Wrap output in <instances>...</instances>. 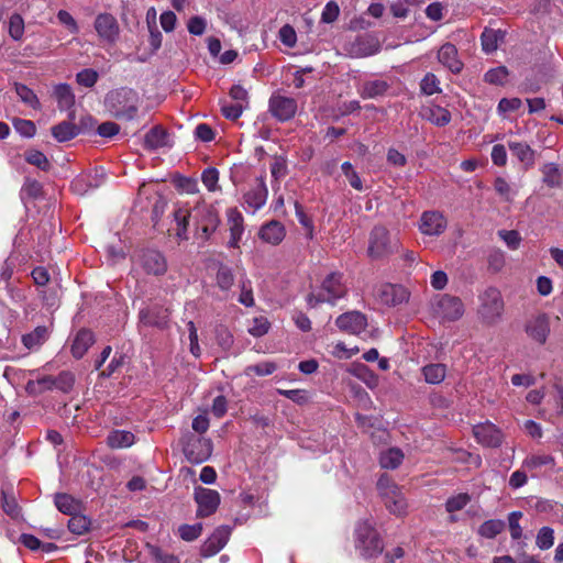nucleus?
Instances as JSON below:
<instances>
[{
  "label": "nucleus",
  "mask_w": 563,
  "mask_h": 563,
  "mask_svg": "<svg viewBox=\"0 0 563 563\" xmlns=\"http://www.w3.org/2000/svg\"><path fill=\"white\" fill-rule=\"evenodd\" d=\"M140 98L136 91L130 88L111 90L104 98L106 110L115 119L131 121L139 111Z\"/></svg>",
  "instance_id": "1"
},
{
  "label": "nucleus",
  "mask_w": 563,
  "mask_h": 563,
  "mask_svg": "<svg viewBox=\"0 0 563 563\" xmlns=\"http://www.w3.org/2000/svg\"><path fill=\"white\" fill-rule=\"evenodd\" d=\"M347 294V286L341 273H330L321 283L320 287L308 295L307 302L311 308L320 303L335 305L338 300Z\"/></svg>",
  "instance_id": "2"
},
{
  "label": "nucleus",
  "mask_w": 563,
  "mask_h": 563,
  "mask_svg": "<svg viewBox=\"0 0 563 563\" xmlns=\"http://www.w3.org/2000/svg\"><path fill=\"white\" fill-rule=\"evenodd\" d=\"M477 305V318L484 325L493 327L499 323L505 311L503 295L496 287H487L479 292Z\"/></svg>",
  "instance_id": "3"
},
{
  "label": "nucleus",
  "mask_w": 563,
  "mask_h": 563,
  "mask_svg": "<svg viewBox=\"0 0 563 563\" xmlns=\"http://www.w3.org/2000/svg\"><path fill=\"white\" fill-rule=\"evenodd\" d=\"M354 544L360 554L374 558L383 551V540L375 527L368 520L358 521L354 530Z\"/></svg>",
  "instance_id": "4"
},
{
  "label": "nucleus",
  "mask_w": 563,
  "mask_h": 563,
  "mask_svg": "<svg viewBox=\"0 0 563 563\" xmlns=\"http://www.w3.org/2000/svg\"><path fill=\"white\" fill-rule=\"evenodd\" d=\"M377 489L384 500L386 509L390 514L397 517H404L408 514V503L405 495L387 475L379 477Z\"/></svg>",
  "instance_id": "5"
},
{
  "label": "nucleus",
  "mask_w": 563,
  "mask_h": 563,
  "mask_svg": "<svg viewBox=\"0 0 563 563\" xmlns=\"http://www.w3.org/2000/svg\"><path fill=\"white\" fill-rule=\"evenodd\" d=\"M432 312L443 321H455L464 314V303L455 296L438 295L431 302Z\"/></svg>",
  "instance_id": "6"
},
{
  "label": "nucleus",
  "mask_w": 563,
  "mask_h": 563,
  "mask_svg": "<svg viewBox=\"0 0 563 563\" xmlns=\"http://www.w3.org/2000/svg\"><path fill=\"white\" fill-rule=\"evenodd\" d=\"M397 241L391 242L389 232L384 227H375L369 235L367 254L374 260L383 258L397 249Z\"/></svg>",
  "instance_id": "7"
},
{
  "label": "nucleus",
  "mask_w": 563,
  "mask_h": 563,
  "mask_svg": "<svg viewBox=\"0 0 563 563\" xmlns=\"http://www.w3.org/2000/svg\"><path fill=\"white\" fill-rule=\"evenodd\" d=\"M184 444V454L192 464H201L206 462L212 453V442L206 438H197L194 435L186 437Z\"/></svg>",
  "instance_id": "8"
},
{
  "label": "nucleus",
  "mask_w": 563,
  "mask_h": 563,
  "mask_svg": "<svg viewBox=\"0 0 563 563\" xmlns=\"http://www.w3.org/2000/svg\"><path fill=\"white\" fill-rule=\"evenodd\" d=\"M525 332L533 342L545 344L551 332L550 317L544 312L531 314L525 323Z\"/></svg>",
  "instance_id": "9"
},
{
  "label": "nucleus",
  "mask_w": 563,
  "mask_h": 563,
  "mask_svg": "<svg viewBox=\"0 0 563 563\" xmlns=\"http://www.w3.org/2000/svg\"><path fill=\"white\" fill-rule=\"evenodd\" d=\"M195 501L198 505L197 517L205 518L214 514L220 505V494L217 490L198 486L194 493Z\"/></svg>",
  "instance_id": "10"
},
{
  "label": "nucleus",
  "mask_w": 563,
  "mask_h": 563,
  "mask_svg": "<svg viewBox=\"0 0 563 563\" xmlns=\"http://www.w3.org/2000/svg\"><path fill=\"white\" fill-rule=\"evenodd\" d=\"M476 441L488 448H498L504 440L501 430L490 421H485L473 427Z\"/></svg>",
  "instance_id": "11"
},
{
  "label": "nucleus",
  "mask_w": 563,
  "mask_h": 563,
  "mask_svg": "<svg viewBox=\"0 0 563 563\" xmlns=\"http://www.w3.org/2000/svg\"><path fill=\"white\" fill-rule=\"evenodd\" d=\"M95 30L102 42L114 43L120 35V26L117 19L110 13H100L93 23Z\"/></svg>",
  "instance_id": "12"
},
{
  "label": "nucleus",
  "mask_w": 563,
  "mask_h": 563,
  "mask_svg": "<svg viewBox=\"0 0 563 563\" xmlns=\"http://www.w3.org/2000/svg\"><path fill=\"white\" fill-rule=\"evenodd\" d=\"M231 532L232 528L228 525L216 528L211 536L201 545V555L210 558L219 553L228 543Z\"/></svg>",
  "instance_id": "13"
},
{
  "label": "nucleus",
  "mask_w": 563,
  "mask_h": 563,
  "mask_svg": "<svg viewBox=\"0 0 563 563\" xmlns=\"http://www.w3.org/2000/svg\"><path fill=\"white\" fill-rule=\"evenodd\" d=\"M269 111L279 121H288L297 112V101L294 98L273 95L269 99Z\"/></svg>",
  "instance_id": "14"
},
{
  "label": "nucleus",
  "mask_w": 563,
  "mask_h": 563,
  "mask_svg": "<svg viewBox=\"0 0 563 563\" xmlns=\"http://www.w3.org/2000/svg\"><path fill=\"white\" fill-rule=\"evenodd\" d=\"M140 265L147 274L163 275L167 271L165 256L156 250H145L139 256Z\"/></svg>",
  "instance_id": "15"
},
{
  "label": "nucleus",
  "mask_w": 563,
  "mask_h": 563,
  "mask_svg": "<svg viewBox=\"0 0 563 563\" xmlns=\"http://www.w3.org/2000/svg\"><path fill=\"white\" fill-rule=\"evenodd\" d=\"M335 324L341 331L350 334H360L366 329L367 319L360 311H349L339 316Z\"/></svg>",
  "instance_id": "16"
},
{
  "label": "nucleus",
  "mask_w": 563,
  "mask_h": 563,
  "mask_svg": "<svg viewBox=\"0 0 563 563\" xmlns=\"http://www.w3.org/2000/svg\"><path fill=\"white\" fill-rule=\"evenodd\" d=\"M446 228V220L438 211H426L420 218L419 229L426 235H439Z\"/></svg>",
  "instance_id": "17"
},
{
  "label": "nucleus",
  "mask_w": 563,
  "mask_h": 563,
  "mask_svg": "<svg viewBox=\"0 0 563 563\" xmlns=\"http://www.w3.org/2000/svg\"><path fill=\"white\" fill-rule=\"evenodd\" d=\"M268 190L263 175L255 179L254 186L244 195L245 203L254 211L261 209L267 200Z\"/></svg>",
  "instance_id": "18"
},
{
  "label": "nucleus",
  "mask_w": 563,
  "mask_h": 563,
  "mask_svg": "<svg viewBox=\"0 0 563 563\" xmlns=\"http://www.w3.org/2000/svg\"><path fill=\"white\" fill-rule=\"evenodd\" d=\"M228 227L230 231L229 247H239L243 232L244 220L242 213L236 208H230L227 211Z\"/></svg>",
  "instance_id": "19"
},
{
  "label": "nucleus",
  "mask_w": 563,
  "mask_h": 563,
  "mask_svg": "<svg viewBox=\"0 0 563 563\" xmlns=\"http://www.w3.org/2000/svg\"><path fill=\"white\" fill-rule=\"evenodd\" d=\"M379 299L387 306H397L406 302L409 298L408 291L399 285L385 284L378 292Z\"/></svg>",
  "instance_id": "20"
},
{
  "label": "nucleus",
  "mask_w": 563,
  "mask_h": 563,
  "mask_svg": "<svg viewBox=\"0 0 563 563\" xmlns=\"http://www.w3.org/2000/svg\"><path fill=\"white\" fill-rule=\"evenodd\" d=\"M379 43L372 37H357L349 46L347 53L352 57L362 58L379 52Z\"/></svg>",
  "instance_id": "21"
},
{
  "label": "nucleus",
  "mask_w": 563,
  "mask_h": 563,
  "mask_svg": "<svg viewBox=\"0 0 563 563\" xmlns=\"http://www.w3.org/2000/svg\"><path fill=\"white\" fill-rule=\"evenodd\" d=\"M438 60L454 74H459L463 68V63L459 58L457 48L452 43H445L440 47Z\"/></svg>",
  "instance_id": "22"
},
{
  "label": "nucleus",
  "mask_w": 563,
  "mask_h": 563,
  "mask_svg": "<svg viewBox=\"0 0 563 563\" xmlns=\"http://www.w3.org/2000/svg\"><path fill=\"white\" fill-rule=\"evenodd\" d=\"M508 148L511 154L523 165L525 169H529L534 165V151L523 142L509 141Z\"/></svg>",
  "instance_id": "23"
},
{
  "label": "nucleus",
  "mask_w": 563,
  "mask_h": 563,
  "mask_svg": "<svg viewBox=\"0 0 563 563\" xmlns=\"http://www.w3.org/2000/svg\"><path fill=\"white\" fill-rule=\"evenodd\" d=\"M285 228L284 225L276 220H272L266 224L262 225L258 235L260 238L272 245L279 244L285 238Z\"/></svg>",
  "instance_id": "24"
},
{
  "label": "nucleus",
  "mask_w": 563,
  "mask_h": 563,
  "mask_svg": "<svg viewBox=\"0 0 563 563\" xmlns=\"http://www.w3.org/2000/svg\"><path fill=\"white\" fill-rule=\"evenodd\" d=\"M95 343V335L88 329H81L75 335L71 344V354L76 358H81L89 347Z\"/></svg>",
  "instance_id": "25"
},
{
  "label": "nucleus",
  "mask_w": 563,
  "mask_h": 563,
  "mask_svg": "<svg viewBox=\"0 0 563 563\" xmlns=\"http://www.w3.org/2000/svg\"><path fill=\"white\" fill-rule=\"evenodd\" d=\"M421 117L438 126H444L451 121L450 111L435 104L422 108Z\"/></svg>",
  "instance_id": "26"
},
{
  "label": "nucleus",
  "mask_w": 563,
  "mask_h": 563,
  "mask_svg": "<svg viewBox=\"0 0 563 563\" xmlns=\"http://www.w3.org/2000/svg\"><path fill=\"white\" fill-rule=\"evenodd\" d=\"M135 435L126 430H113L107 437V444L111 449H126L134 444Z\"/></svg>",
  "instance_id": "27"
},
{
  "label": "nucleus",
  "mask_w": 563,
  "mask_h": 563,
  "mask_svg": "<svg viewBox=\"0 0 563 563\" xmlns=\"http://www.w3.org/2000/svg\"><path fill=\"white\" fill-rule=\"evenodd\" d=\"M167 132L159 125L152 128L144 137V145L150 150H157L169 145Z\"/></svg>",
  "instance_id": "28"
},
{
  "label": "nucleus",
  "mask_w": 563,
  "mask_h": 563,
  "mask_svg": "<svg viewBox=\"0 0 563 563\" xmlns=\"http://www.w3.org/2000/svg\"><path fill=\"white\" fill-rule=\"evenodd\" d=\"M52 135L57 142H67L79 134V128L68 121H63L51 129Z\"/></svg>",
  "instance_id": "29"
},
{
  "label": "nucleus",
  "mask_w": 563,
  "mask_h": 563,
  "mask_svg": "<svg viewBox=\"0 0 563 563\" xmlns=\"http://www.w3.org/2000/svg\"><path fill=\"white\" fill-rule=\"evenodd\" d=\"M48 329L45 325H38L22 336V343L26 349L35 350L48 339Z\"/></svg>",
  "instance_id": "30"
},
{
  "label": "nucleus",
  "mask_w": 563,
  "mask_h": 563,
  "mask_svg": "<svg viewBox=\"0 0 563 563\" xmlns=\"http://www.w3.org/2000/svg\"><path fill=\"white\" fill-rule=\"evenodd\" d=\"M54 97L60 110H69L75 104V95L68 84H58L55 86Z\"/></svg>",
  "instance_id": "31"
},
{
  "label": "nucleus",
  "mask_w": 563,
  "mask_h": 563,
  "mask_svg": "<svg viewBox=\"0 0 563 563\" xmlns=\"http://www.w3.org/2000/svg\"><path fill=\"white\" fill-rule=\"evenodd\" d=\"M14 271V263L9 258L3 262L0 268V287H2L10 297L14 300L20 298V294L14 291V288L11 285V278Z\"/></svg>",
  "instance_id": "32"
},
{
  "label": "nucleus",
  "mask_w": 563,
  "mask_h": 563,
  "mask_svg": "<svg viewBox=\"0 0 563 563\" xmlns=\"http://www.w3.org/2000/svg\"><path fill=\"white\" fill-rule=\"evenodd\" d=\"M404 461V453L398 448H390L380 453L379 464L383 468L395 470Z\"/></svg>",
  "instance_id": "33"
},
{
  "label": "nucleus",
  "mask_w": 563,
  "mask_h": 563,
  "mask_svg": "<svg viewBox=\"0 0 563 563\" xmlns=\"http://www.w3.org/2000/svg\"><path fill=\"white\" fill-rule=\"evenodd\" d=\"M422 374L428 384L437 385L444 380L446 367L440 363L428 364L422 367Z\"/></svg>",
  "instance_id": "34"
},
{
  "label": "nucleus",
  "mask_w": 563,
  "mask_h": 563,
  "mask_svg": "<svg viewBox=\"0 0 563 563\" xmlns=\"http://www.w3.org/2000/svg\"><path fill=\"white\" fill-rule=\"evenodd\" d=\"M140 320L146 325L164 328L168 322V310L165 309L157 313L150 309L142 310L140 312Z\"/></svg>",
  "instance_id": "35"
},
{
  "label": "nucleus",
  "mask_w": 563,
  "mask_h": 563,
  "mask_svg": "<svg viewBox=\"0 0 563 563\" xmlns=\"http://www.w3.org/2000/svg\"><path fill=\"white\" fill-rule=\"evenodd\" d=\"M54 501L60 512L69 516L76 514L80 508V503L68 494H56Z\"/></svg>",
  "instance_id": "36"
},
{
  "label": "nucleus",
  "mask_w": 563,
  "mask_h": 563,
  "mask_svg": "<svg viewBox=\"0 0 563 563\" xmlns=\"http://www.w3.org/2000/svg\"><path fill=\"white\" fill-rule=\"evenodd\" d=\"M542 173V181L547 186L553 188L559 187L562 181V175L559 169L558 164L555 163H547L541 167Z\"/></svg>",
  "instance_id": "37"
},
{
  "label": "nucleus",
  "mask_w": 563,
  "mask_h": 563,
  "mask_svg": "<svg viewBox=\"0 0 563 563\" xmlns=\"http://www.w3.org/2000/svg\"><path fill=\"white\" fill-rule=\"evenodd\" d=\"M388 89V85L383 80H372L365 82L360 89V95L363 99H372L383 96Z\"/></svg>",
  "instance_id": "38"
},
{
  "label": "nucleus",
  "mask_w": 563,
  "mask_h": 563,
  "mask_svg": "<svg viewBox=\"0 0 563 563\" xmlns=\"http://www.w3.org/2000/svg\"><path fill=\"white\" fill-rule=\"evenodd\" d=\"M91 520L81 514H74L68 520V529L70 532L81 536L89 531Z\"/></svg>",
  "instance_id": "39"
},
{
  "label": "nucleus",
  "mask_w": 563,
  "mask_h": 563,
  "mask_svg": "<svg viewBox=\"0 0 563 563\" xmlns=\"http://www.w3.org/2000/svg\"><path fill=\"white\" fill-rule=\"evenodd\" d=\"M15 92L19 96L20 100L25 103L26 106L37 110L41 108L40 100L35 92L29 88L27 86L23 84H15L14 85Z\"/></svg>",
  "instance_id": "40"
},
{
  "label": "nucleus",
  "mask_w": 563,
  "mask_h": 563,
  "mask_svg": "<svg viewBox=\"0 0 563 563\" xmlns=\"http://www.w3.org/2000/svg\"><path fill=\"white\" fill-rule=\"evenodd\" d=\"M505 529V522L498 519H490L483 522L478 528V533L486 539H494Z\"/></svg>",
  "instance_id": "41"
},
{
  "label": "nucleus",
  "mask_w": 563,
  "mask_h": 563,
  "mask_svg": "<svg viewBox=\"0 0 563 563\" xmlns=\"http://www.w3.org/2000/svg\"><path fill=\"white\" fill-rule=\"evenodd\" d=\"M499 32L493 29H485L481 35L482 48L489 54L497 49L499 41Z\"/></svg>",
  "instance_id": "42"
},
{
  "label": "nucleus",
  "mask_w": 563,
  "mask_h": 563,
  "mask_svg": "<svg viewBox=\"0 0 563 563\" xmlns=\"http://www.w3.org/2000/svg\"><path fill=\"white\" fill-rule=\"evenodd\" d=\"M190 213L187 210L178 209L174 212V218L177 223L176 236L179 241L188 239L187 227Z\"/></svg>",
  "instance_id": "43"
},
{
  "label": "nucleus",
  "mask_w": 563,
  "mask_h": 563,
  "mask_svg": "<svg viewBox=\"0 0 563 563\" xmlns=\"http://www.w3.org/2000/svg\"><path fill=\"white\" fill-rule=\"evenodd\" d=\"M217 285L220 289L228 291L234 284V275L230 267L220 265L216 276Z\"/></svg>",
  "instance_id": "44"
},
{
  "label": "nucleus",
  "mask_w": 563,
  "mask_h": 563,
  "mask_svg": "<svg viewBox=\"0 0 563 563\" xmlns=\"http://www.w3.org/2000/svg\"><path fill=\"white\" fill-rule=\"evenodd\" d=\"M203 530L202 523L198 522L195 525H181L178 528V536L181 540L191 542L197 540Z\"/></svg>",
  "instance_id": "45"
},
{
  "label": "nucleus",
  "mask_w": 563,
  "mask_h": 563,
  "mask_svg": "<svg viewBox=\"0 0 563 563\" xmlns=\"http://www.w3.org/2000/svg\"><path fill=\"white\" fill-rule=\"evenodd\" d=\"M99 186L100 181L92 183L90 177H86V175L76 177L70 185L71 190L80 196L87 194L90 188H98Z\"/></svg>",
  "instance_id": "46"
},
{
  "label": "nucleus",
  "mask_w": 563,
  "mask_h": 563,
  "mask_svg": "<svg viewBox=\"0 0 563 563\" xmlns=\"http://www.w3.org/2000/svg\"><path fill=\"white\" fill-rule=\"evenodd\" d=\"M494 189L505 201H511L517 194V190L504 177L495 179Z\"/></svg>",
  "instance_id": "47"
},
{
  "label": "nucleus",
  "mask_w": 563,
  "mask_h": 563,
  "mask_svg": "<svg viewBox=\"0 0 563 563\" xmlns=\"http://www.w3.org/2000/svg\"><path fill=\"white\" fill-rule=\"evenodd\" d=\"M536 544L540 550H549L554 544V530L550 527H542L537 534Z\"/></svg>",
  "instance_id": "48"
},
{
  "label": "nucleus",
  "mask_w": 563,
  "mask_h": 563,
  "mask_svg": "<svg viewBox=\"0 0 563 563\" xmlns=\"http://www.w3.org/2000/svg\"><path fill=\"white\" fill-rule=\"evenodd\" d=\"M9 34L14 41H21L23 38L24 20L18 13L12 14L9 19Z\"/></svg>",
  "instance_id": "49"
},
{
  "label": "nucleus",
  "mask_w": 563,
  "mask_h": 563,
  "mask_svg": "<svg viewBox=\"0 0 563 563\" xmlns=\"http://www.w3.org/2000/svg\"><path fill=\"white\" fill-rule=\"evenodd\" d=\"M497 234L509 250L516 251L519 249L522 238L517 230H499Z\"/></svg>",
  "instance_id": "50"
},
{
  "label": "nucleus",
  "mask_w": 563,
  "mask_h": 563,
  "mask_svg": "<svg viewBox=\"0 0 563 563\" xmlns=\"http://www.w3.org/2000/svg\"><path fill=\"white\" fill-rule=\"evenodd\" d=\"M13 128L23 137H33L36 133V126L31 120L14 118Z\"/></svg>",
  "instance_id": "51"
},
{
  "label": "nucleus",
  "mask_w": 563,
  "mask_h": 563,
  "mask_svg": "<svg viewBox=\"0 0 563 563\" xmlns=\"http://www.w3.org/2000/svg\"><path fill=\"white\" fill-rule=\"evenodd\" d=\"M471 500V497L466 493H460L455 496L450 497L445 503V509L452 514L462 510Z\"/></svg>",
  "instance_id": "52"
},
{
  "label": "nucleus",
  "mask_w": 563,
  "mask_h": 563,
  "mask_svg": "<svg viewBox=\"0 0 563 563\" xmlns=\"http://www.w3.org/2000/svg\"><path fill=\"white\" fill-rule=\"evenodd\" d=\"M25 161L42 170L49 168V162L44 153L37 150H30L25 153Z\"/></svg>",
  "instance_id": "53"
},
{
  "label": "nucleus",
  "mask_w": 563,
  "mask_h": 563,
  "mask_svg": "<svg viewBox=\"0 0 563 563\" xmlns=\"http://www.w3.org/2000/svg\"><path fill=\"white\" fill-rule=\"evenodd\" d=\"M201 181L206 186L209 191H217L220 189L219 181V172L214 167L206 168L201 174Z\"/></svg>",
  "instance_id": "54"
},
{
  "label": "nucleus",
  "mask_w": 563,
  "mask_h": 563,
  "mask_svg": "<svg viewBox=\"0 0 563 563\" xmlns=\"http://www.w3.org/2000/svg\"><path fill=\"white\" fill-rule=\"evenodd\" d=\"M508 77V69L505 66H498L486 71L484 78L492 85H504Z\"/></svg>",
  "instance_id": "55"
},
{
  "label": "nucleus",
  "mask_w": 563,
  "mask_h": 563,
  "mask_svg": "<svg viewBox=\"0 0 563 563\" xmlns=\"http://www.w3.org/2000/svg\"><path fill=\"white\" fill-rule=\"evenodd\" d=\"M271 328V323L265 317H256L252 320L251 325L249 327V333L255 338H261L265 335Z\"/></svg>",
  "instance_id": "56"
},
{
  "label": "nucleus",
  "mask_w": 563,
  "mask_h": 563,
  "mask_svg": "<svg viewBox=\"0 0 563 563\" xmlns=\"http://www.w3.org/2000/svg\"><path fill=\"white\" fill-rule=\"evenodd\" d=\"M240 288H241V292L239 296V302L244 305L245 307H253L254 306V297H253L251 280L247 278H242L240 280Z\"/></svg>",
  "instance_id": "57"
},
{
  "label": "nucleus",
  "mask_w": 563,
  "mask_h": 563,
  "mask_svg": "<svg viewBox=\"0 0 563 563\" xmlns=\"http://www.w3.org/2000/svg\"><path fill=\"white\" fill-rule=\"evenodd\" d=\"M74 375L70 372H62L56 377H53L54 389H59L68 393L74 386Z\"/></svg>",
  "instance_id": "58"
},
{
  "label": "nucleus",
  "mask_w": 563,
  "mask_h": 563,
  "mask_svg": "<svg viewBox=\"0 0 563 563\" xmlns=\"http://www.w3.org/2000/svg\"><path fill=\"white\" fill-rule=\"evenodd\" d=\"M2 509L11 518H18L20 515V507L13 495L2 492Z\"/></svg>",
  "instance_id": "59"
},
{
  "label": "nucleus",
  "mask_w": 563,
  "mask_h": 563,
  "mask_svg": "<svg viewBox=\"0 0 563 563\" xmlns=\"http://www.w3.org/2000/svg\"><path fill=\"white\" fill-rule=\"evenodd\" d=\"M439 79L437 78V76L432 73H428L421 80V84H420V88H421V91L427 95V96H431L433 93H437V92H440V87H439Z\"/></svg>",
  "instance_id": "60"
},
{
  "label": "nucleus",
  "mask_w": 563,
  "mask_h": 563,
  "mask_svg": "<svg viewBox=\"0 0 563 563\" xmlns=\"http://www.w3.org/2000/svg\"><path fill=\"white\" fill-rule=\"evenodd\" d=\"M277 366L274 362H262L246 367V374H256L258 376H267L276 371Z\"/></svg>",
  "instance_id": "61"
},
{
  "label": "nucleus",
  "mask_w": 563,
  "mask_h": 563,
  "mask_svg": "<svg viewBox=\"0 0 563 563\" xmlns=\"http://www.w3.org/2000/svg\"><path fill=\"white\" fill-rule=\"evenodd\" d=\"M553 457L550 455H530L525 459L522 466L528 470H536L543 465L552 464Z\"/></svg>",
  "instance_id": "62"
},
{
  "label": "nucleus",
  "mask_w": 563,
  "mask_h": 563,
  "mask_svg": "<svg viewBox=\"0 0 563 563\" xmlns=\"http://www.w3.org/2000/svg\"><path fill=\"white\" fill-rule=\"evenodd\" d=\"M98 73L93 69L86 68L76 75V81L84 87H93L98 80Z\"/></svg>",
  "instance_id": "63"
},
{
  "label": "nucleus",
  "mask_w": 563,
  "mask_h": 563,
  "mask_svg": "<svg viewBox=\"0 0 563 563\" xmlns=\"http://www.w3.org/2000/svg\"><path fill=\"white\" fill-rule=\"evenodd\" d=\"M279 40L284 45L294 47L297 42V35L294 27L288 24L282 26L279 30Z\"/></svg>",
  "instance_id": "64"
}]
</instances>
